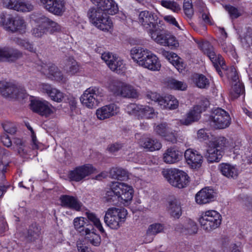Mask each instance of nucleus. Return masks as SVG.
I'll list each match as a JSON object with an SVG mask.
<instances>
[{
    "mask_svg": "<svg viewBox=\"0 0 252 252\" xmlns=\"http://www.w3.org/2000/svg\"><path fill=\"white\" fill-rule=\"evenodd\" d=\"M148 34L151 38L157 43L163 46H165L166 44V41L168 33L163 29L160 28L158 25L150 32Z\"/></svg>",
    "mask_w": 252,
    "mask_h": 252,
    "instance_id": "obj_23",
    "label": "nucleus"
},
{
    "mask_svg": "<svg viewBox=\"0 0 252 252\" xmlns=\"http://www.w3.org/2000/svg\"><path fill=\"white\" fill-rule=\"evenodd\" d=\"M191 0H184L183 8L186 15L189 19H190L193 14V10L192 8V2Z\"/></svg>",
    "mask_w": 252,
    "mask_h": 252,
    "instance_id": "obj_55",
    "label": "nucleus"
},
{
    "mask_svg": "<svg viewBox=\"0 0 252 252\" xmlns=\"http://www.w3.org/2000/svg\"><path fill=\"white\" fill-rule=\"evenodd\" d=\"M38 25L32 30V34L35 37H42L47 32V27L45 25L38 23Z\"/></svg>",
    "mask_w": 252,
    "mask_h": 252,
    "instance_id": "obj_53",
    "label": "nucleus"
},
{
    "mask_svg": "<svg viewBox=\"0 0 252 252\" xmlns=\"http://www.w3.org/2000/svg\"><path fill=\"white\" fill-rule=\"evenodd\" d=\"M41 86L43 92L46 93L52 100L60 102L64 98V94L62 92L56 88H52L50 85L43 84Z\"/></svg>",
    "mask_w": 252,
    "mask_h": 252,
    "instance_id": "obj_27",
    "label": "nucleus"
},
{
    "mask_svg": "<svg viewBox=\"0 0 252 252\" xmlns=\"http://www.w3.org/2000/svg\"><path fill=\"white\" fill-rule=\"evenodd\" d=\"M34 9L33 4L28 0H18L16 11L21 12H29Z\"/></svg>",
    "mask_w": 252,
    "mask_h": 252,
    "instance_id": "obj_40",
    "label": "nucleus"
},
{
    "mask_svg": "<svg viewBox=\"0 0 252 252\" xmlns=\"http://www.w3.org/2000/svg\"><path fill=\"white\" fill-rule=\"evenodd\" d=\"M141 105L130 103L126 105L125 110L130 115L136 116L139 118Z\"/></svg>",
    "mask_w": 252,
    "mask_h": 252,
    "instance_id": "obj_50",
    "label": "nucleus"
},
{
    "mask_svg": "<svg viewBox=\"0 0 252 252\" xmlns=\"http://www.w3.org/2000/svg\"><path fill=\"white\" fill-rule=\"evenodd\" d=\"M225 10L229 13L231 19H236L241 15V12L236 7L230 5L225 6Z\"/></svg>",
    "mask_w": 252,
    "mask_h": 252,
    "instance_id": "obj_57",
    "label": "nucleus"
},
{
    "mask_svg": "<svg viewBox=\"0 0 252 252\" xmlns=\"http://www.w3.org/2000/svg\"><path fill=\"white\" fill-rule=\"evenodd\" d=\"M35 21L37 23L45 25L47 29L50 27H52L54 31H58L60 29V26L57 23L44 15L38 17Z\"/></svg>",
    "mask_w": 252,
    "mask_h": 252,
    "instance_id": "obj_39",
    "label": "nucleus"
},
{
    "mask_svg": "<svg viewBox=\"0 0 252 252\" xmlns=\"http://www.w3.org/2000/svg\"><path fill=\"white\" fill-rule=\"evenodd\" d=\"M222 50L228 56L235 58L236 52L233 45L230 43L224 42L221 44Z\"/></svg>",
    "mask_w": 252,
    "mask_h": 252,
    "instance_id": "obj_56",
    "label": "nucleus"
},
{
    "mask_svg": "<svg viewBox=\"0 0 252 252\" xmlns=\"http://www.w3.org/2000/svg\"><path fill=\"white\" fill-rule=\"evenodd\" d=\"M18 0H2L3 7L15 10Z\"/></svg>",
    "mask_w": 252,
    "mask_h": 252,
    "instance_id": "obj_63",
    "label": "nucleus"
},
{
    "mask_svg": "<svg viewBox=\"0 0 252 252\" xmlns=\"http://www.w3.org/2000/svg\"><path fill=\"white\" fill-rule=\"evenodd\" d=\"M167 86L171 89L184 91L187 88L186 83L174 79H170L166 82Z\"/></svg>",
    "mask_w": 252,
    "mask_h": 252,
    "instance_id": "obj_43",
    "label": "nucleus"
},
{
    "mask_svg": "<svg viewBox=\"0 0 252 252\" xmlns=\"http://www.w3.org/2000/svg\"><path fill=\"white\" fill-rule=\"evenodd\" d=\"M205 157L209 162H219L222 157V150L216 149L208 144Z\"/></svg>",
    "mask_w": 252,
    "mask_h": 252,
    "instance_id": "obj_31",
    "label": "nucleus"
},
{
    "mask_svg": "<svg viewBox=\"0 0 252 252\" xmlns=\"http://www.w3.org/2000/svg\"><path fill=\"white\" fill-rule=\"evenodd\" d=\"M231 118L229 114L220 108L213 110L210 117V125L215 129H224L229 126Z\"/></svg>",
    "mask_w": 252,
    "mask_h": 252,
    "instance_id": "obj_11",
    "label": "nucleus"
},
{
    "mask_svg": "<svg viewBox=\"0 0 252 252\" xmlns=\"http://www.w3.org/2000/svg\"><path fill=\"white\" fill-rule=\"evenodd\" d=\"M199 222L204 230L211 231L220 225L221 217L216 211L209 210L202 214Z\"/></svg>",
    "mask_w": 252,
    "mask_h": 252,
    "instance_id": "obj_9",
    "label": "nucleus"
},
{
    "mask_svg": "<svg viewBox=\"0 0 252 252\" xmlns=\"http://www.w3.org/2000/svg\"><path fill=\"white\" fill-rule=\"evenodd\" d=\"M137 21L148 33L160 24L158 15L153 11L147 10L139 12Z\"/></svg>",
    "mask_w": 252,
    "mask_h": 252,
    "instance_id": "obj_10",
    "label": "nucleus"
},
{
    "mask_svg": "<svg viewBox=\"0 0 252 252\" xmlns=\"http://www.w3.org/2000/svg\"><path fill=\"white\" fill-rule=\"evenodd\" d=\"M149 56L145 58L141 66L153 71H158L160 69L161 64L158 58L149 51Z\"/></svg>",
    "mask_w": 252,
    "mask_h": 252,
    "instance_id": "obj_26",
    "label": "nucleus"
},
{
    "mask_svg": "<svg viewBox=\"0 0 252 252\" xmlns=\"http://www.w3.org/2000/svg\"><path fill=\"white\" fill-rule=\"evenodd\" d=\"M110 69L117 73H120L125 69L123 61L110 52L104 53L101 56Z\"/></svg>",
    "mask_w": 252,
    "mask_h": 252,
    "instance_id": "obj_14",
    "label": "nucleus"
},
{
    "mask_svg": "<svg viewBox=\"0 0 252 252\" xmlns=\"http://www.w3.org/2000/svg\"><path fill=\"white\" fill-rule=\"evenodd\" d=\"M95 169L91 164H85L78 166L69 172L68 176L70 180L79 182L87 176L93 173Z\"/></svg>",
    "mask_w": 252,
    "mask_h": 252,
    "instance_id": "obj_15",
    "label": "nucleus"
},
{
    "mask_svg": "<svg viewBox=\"0 0 252 252\" xmlns=\"http://www.w3.org/2000/svg\"><path fill=\"white\" fill-rule=\"evenodd\" d=\"M149 51L142 48H133L130 51V56L133 61L141 66L142 63L149 56Z\"/></svg>",
    "mask_w": 252,
    "mask_h": 252,
    "instance_id": "obj_29",
    "label": "nucleus"
},
{
    "mask_svg": "<svg viewBox=\"0 0 252 252\" xmlns=\"http://www.w3.org/2000/svg\"><path fill=\"white\" fill-rule=\"evenodd\" d=\"M140 144L144 149L151 152L159 150L161 148V144L158 140L148 137L141 139Z\"/></svg>",
    "mask_w": 252,
    "mask_h": 252,
    "instance_id": "obj_32",
    "label": "nucleus"
},
{
    "mask_svg": "<svg viewBox=\"0 0 252 252\" xmlns=\"http://www.w3.org/2000/svg\"><path fill=\"white\" fill-rule=\"evenodd\" d=\"M160 102L162 109L174 110L177 108L179 105L178 100L171 95L165 96L163 100H162Z\"/></svg>",
    "mask_w": 252,
    "mask_h": 252,
    "instance_id": "obj_33",
    "label": "nucleus"
},
{
    "mask_svg": "<svg viewBox=\"0 0 252 252\" xmlns=\"http://www.w3.org/2000/svg\"><path fill=\"white\" fill-rule=\"evenodd\" d=\"M168 211L174 218L178 219L182 214L180 202L177 199H174L169 202Z\"/></svg>",
    "mask_w": 252,
    "mask_h": 252,
    "instance_id": "obj_34",
    "label": "nucleus"
},
{
    "mask_svg": "<svg viewBox=\"0 0 252 252\" xmlns=\"http://www.w3.org/2000/svg\"><path fill=\"white\" fill-rule=\"evenodd\" d=\"M109 89L116 96L129 98H136L138 96V92L132 86L118 80L111 82Z\"/></svg>",
    "mask_w": 252,
    "mask_h": 252,
    "instance_id": "obj_7",
    "label": "nucleus"
},
{
    "mask_svg": "<svg viewBox=\"0 0 252 252\" xmlns=\"http://www.w3.org/2000/svg\"><path fill=\"white\" fill-rule=\"evenodd\" d=\"M228 141L224 137H218L213 138L210 141L209 145L218 150H222L223 153L225 147L227 146Z\"/></svg>",
    "mask_w": 252,
    "mask_h": 252,
    "instance_id": "obj_37",
    "label": "nucleus"
},
{
    "mask_svg": "<svg viewBox=\"0 0 252 252\" xmlns=\"http://www.w3.org/2000/svg\"><path fill=\"white\" fill-rule=\"evenodd\" d=\"M2 127L4 130L8 133L13 134H14L16 131V127H15L14 124L6 122L2 124Z\"/></svg>",
    "mask_w": 252,
    "mask_h": 252,
    "instance_id": "obj_62",
    "label": "nucleus"
},
{
    "mask_svg": "<svg viewBox=\"0 0 252 252\" xmlns=\"http://www.w3.org/2000/svg\"><path fill=\"white\" fill-rule=\"evenodd\" d=\"M148 98L157 102L158 104L161 107V102L162 100H163L164 97L160 96L159 94L155 92H149L147 94Z\"/></svg>",
    "mask_w": 252,
    "mask_h": 252,
    "instance_id": "obj_61",
    "label": "nucleus"
},
{
    "mask_svg": "<svg viewBox=\"0 0 252 252\" xmlns=\"http://www.w3.org/2000/svg\"><path fill=\"white\" fill-rule=\"evenodd\" d=\"M160 4L175 12H177L181 9L180 5L174 1L162 0L160 1Z\"/></svg>",
    "mask_w": 252,
    "mask_h": 252,
    "instance_id": "obj_52",
    "label": "nucleus"
},
{
    "mask_svg": "<svg viewBox=\"0 0 252 252\" xmlns=\"http://www.w3.org/2000/svg\"><path fill=\"white\" fill-rule=\"evenodd\" d=\"M110 176L112 178L123 180L127 177L126 170L121 168H112L109 172Z\"/></svg>",
    "mask_w": 252,
    "mask_h": 252,
    "instance_id": "obj_44",
    "label": "nucleus"
},
{
    "mask_svg": "<svg viewBox=\"0 0 252 252\" xmlns=\"http://www.w3.org/2000/svg\"><path fill=\"white\" fill-rule=\"evenodd\" d=\"M60 200L61 202V205L63 207L71 208L77 211L81 209V203L74 196L62 195L60 196Z\"/></svg>",
    "mask_w": 252,
    "mask_h": 252,
    "instance_id": "obj_25",
    "label": "nucleus"
},
{
    "mask_svg": "<svg viewBox=\"0 0 252 252\" xmlns=\"http://www.w3.org/2000/svg\"><path fill=\"white\" fill-rule=\"evenodd\" d=\"M96 6L109 15L115 14L118 11V6L113 0H100Z\"/></svg>",
    "mask_w": 252,
    "mask_h": 252,
    "instance_id": "obj_28",
    "label": "nucleus"
},
{
    "mask_svg": "<svg viewBox=\"0 0 252 252\" xmlns=\"http://www.w3.org/2000/svg\"><path fill=\"white\" fill-rule=\"evenodd\" d=\"M171 63L176 68V69L180 72H182V71L185 68V64L182 62V60L179 58L178 56L174 60H172Z\"/></svg>",
    "mask_w": 252,
    "mask_h": 252,
    "instance_id": "obj_58",
    "label": "nucleus"
},
{
    "mask_svg": "<svg viewBox=\"0 0 252 252\" xmlns=\"http://www.w3.org/2000/svg\"><path fill=\"white\" fill-rule=\"evenodd\" d=\"M182 152L175 147L166 149L162 155V160L166 164H174L179 161L182 158Z\"/></svg>",
    "mask_w": 252,
    "mask_h": 252,
    "instance_id": "obj_21",
    "label": "nucleus"
},
{
    "mask_svg": "<svg viewBox=\"0 0 252 252\" xmlns=\"http://www.w3.org/2000/svg\"><path fill=\"white\" fill-rule=\"evenodd\" d=\"M15 42L17 45L24 49L31 52H35V48L33 47V44L30 42L29 40L25 39L17 38L15 40Z\"/></svg>",
    "mask_w": 252,
    "mask_h": 252,
    "instance_id": "obj_48",
    "label": "nucleus"
},
{
    "mask_svg": "<svg viewBox=\"0 0 252 252\" xmlns=\"http://www.w3.org/2000/svg\"><path fill=\"white\" fill-rule=\"evenodd\" d=\"M103 96V90L100 87L94 86L85 90L80 99L84 106L92 109L99 104Z\"/></svg>",
    "mask_w": 252,
    "mask_h": 252,
    "instance_id": "obj_6",
    "label": "nucleus"
},
{
    "mask_svg": "<svg viewBox=\"0 0 252 252\" xmlns=\"http://www.w3.org/2000/svg\"><path fill=\"white\" fill-rule=\"evenodd\" d=\"M40 234V229L36 224L31 225L28 231V238L30 241H32L37 238Z\"/></svg>",
    "mask_w": 252,
    "mask_h": 252,
    "instance_id": "obj_51",
    "label": "nucleus"
},
{
    "mask_svg": "<svg viewBox=\"0 0 252 252\" xmlns=\"http://www.w3.org/2000/svg\"><path fill=\"white\" fill-rule=\"evenodd\" d=\"M88 16L90 22L97 29L108 32L113 27V23L107 12L97 7L89 9Z\"/></svg>",
    "mask_w": 252,
    "mask_h": 252,
    "instance_id": "obj_3",
    "label": "nucleus"
},
{
    "mask_svg": "<svg viewBox=\"0 0 252 252\" xmlns=\"http://www.w3.org/2000/svg\"><path fill=\"white\" fill-rule=\"evenodd\" d=\"M65 70L69 75H74L79 71V66L74 59L69 58L65 65Z\"/></svg>",
    "mask_w": 252,
    "mask_h": 252,
    "instance_id": "obj_42",
    "label": "nucleus"
},
{
    "mask_svg": "<svg viewBox=\"0 0 252 252\" xmlns=\"http://www.w3.org/2000/svg\"><path fill=\"white\" fill-rule=\"evenodd\" d=\"M203 111L201 106L195 105L186 114V117L181 120L182 125L189 126L198 121L201 117V113Z\"/></svg>",
    "mask_w": 252,
    "mask_h": 252,
    "instance_id": "obj_20",
    "label": "nucleus"
},
{
    "mask_svg": "<svg viewBox=\"0 0 252 252\" xmlns=\"http://www.w3.org/2000/svg\"><path fill=\"white\" fill-rule=\"evenodd\" d=\"M31 107L32 111L41 116L48 117L53 113L51 105L46 101H32Z\"/></svg>",
    "mask_w": 252,
    "mask_h": 252,
    "instance_id": "obj_19",
    "label": "nucleus"
},
{
    "mask_svg": "<svg viewBox=\"0 0 252 252\" xmlns=\"http://www.w3.org/2000/svg\"><path fill=\"white\" fill-rule=\"evenodd\" d=\"M193 82L201 89H205L209 86V80L202 74H196L193 76Z\"/></svg>",
    "mask_w": 252,
    "mask_h": 252,
    "instance_id": "obj_38",
    "label": "nucleus"
},
{
    "mask_svg": "<svg viewBox=\"0 0 252 252\" xmlns=\"http://www.w3.org/2000/svg\"><path fill=\"white\" fill-rule=\"evenodd\" d=\"M87 228H85V235L86 238L88 241L95 246H98L100 243V236L94 233L93 230V226L90 225H86Z\"/></svg>",
    "mask_w": 252,
    "mask_h": 252,
    "instance_id": "obj_35",
    "label": "nucleus"
},
{
    "mask_svg": "<svg viewBox=\"0 0 252 252\" xmlns=\"http://www.w3.org/2000/svg\"><path fill=\"white\" fill-rule=\"evenodd\" d=\"M40 5L49 13L62 16L65 11L63 0H39Z\"/></svg>",
    "mask_w": 252,
    "mask_h": 252,
    "instance_id": "obj_13",
    "label": "nucleus"
},
{
    "mask_svg": "<svg viewBox=\"0 0 252 252\" xmlns=\"http://www.w3.org/2000/svg\"><path fill=\"white\" fill-rule=\"evenodd\" d=\"M26 126L28 129L30 130L31 132L32 148V149H37L38 148V141L36 139L35 134L32 128L29 125H26Z\"/></svg>",
    "mask_w": 252,
    "mask_h": 252,
    "instance_id": "obj_64",
    "label": "nucleus"
},
{
    "mask_svg": "<svg viewBox=\"0 0 252 252\" xmlns=\"http://www.w3.org/2000/svg\"><path fill=\"white\" fill-rule=\"evenodd\" d=\"M87 220L83 217L76 218L74 220L73 223L75 228L82 235L85 234V228L84 226L86 223Z\"/></svg>",
    "mask_w": 252,
    "mask_h": 252,
    "instance_id": "obj_46",
    "label": "nucleus"
},
{
    "mask_svg": "<svg viewBox=\"0 0 252 252\" xmlns=\"http://www.w3.org/2000/svg\"><path fill=\"white\" fill-rule=\"evenodd\" d=\"M233 152L234 154L237 155H242V157H243L244 158H245L250 162H252V148H251L250 150L249 149H248L247 151L244 152H243V150H241L240 152L236 151L237 149L235 147H233Z\"/></svg>",
    "mask_w": 252,
    "mask_h": 252,
    "instance_id": "obj_60",
    "label": "nucleus"
},
{
    "mask_svg": "<svg viewBox=\"0 0 252 252\" xmlns=\"http://www.w3.org/2000/svg\"><path fill=\"white\" fill-rule=\"evenodd\" d=\"M232 94L234 97H237L240 95L244 93L245 89L243 83H241L239 80L235 83H232Z\"/></svg>",
    "mask_w": 252,
    "mask_h": 252,
    "instance_id": "obj_47",
    "label": "nucleus"
},
{
    "mask_svg": "<svg viewBox=\"0 0 252 252\" xmlns=\"http://www.w3.org/2000/svg\"><path fill=\"white\" fill-rule=\"evenodd\" d=\"M133 190L131 187L118 182H112L104 197L105 201L112 205L125 203L131 201Z\"/></svg>",
    "mask_w": 252,
    "mask_h": 252,
    "instance_id": "obj_1",
    "label": "nucleus"
},
{
    "mask_svg": "<svg viewBox=\"0 0 252 252\" xmlns=\"http://www.w3.org/2000/svg\"><path fill=\"white\" fill-rule=\"evenodd\" d=\"M161 174L171 186L179 189L186 187L189 183L188 174L177 168L164 169Z\"/></svg>",
    "mask_w": 252,
    "mask_h": 252,
    "instance_id": "obj_4",
    "label": "nucleus"
},
{
    "mask_svg": "<svg viewBox=\"0 0 252 252\" xmlns=\"http://www.w3.org/2000/svg\"><path fill=\"white\" fill-rule=\"evenodd\" d=\"M197 226L195 222L191 220H188L184 226H182L181 231L187 234H192L197 232Z\"/></svg>",
    "mask_w": 252,
    "mask_h": 252,
    "instance_id": "obj_45",
    "label": "nucleus"
},
{
    "mask_svg": "<svg viewBox=\"0 0 252 252\" xmlns=\"http://www.w3.org/2000/svg\"><path fill=\"white\" fill-rule=\"evenodd\" d=\"M185 158L187 163L192 168H197L200 167L203 157L199 153L191 149H188L185 152Z\"/></svg>",
    "mask_w": 252,
    "mask_h": 252,
    "instance_id": "obj_18",
    "label": "nucleus"
},
{
    "mask_svg": "<svg viewBox=\"0 0 252 252\" xmlns=\"http://www.w3.org/2000/svg\"><path fill=\"white\" fill-rule=\"evenodd\" d=\"M157 113L153 108L149 106L142 105L138 118L152 119L156 117Z\"/></svg>",
    "mask_w": 252,
    "mask_h": 252,
    "instance_id": "obj_41",
    "label": "nucleus"
},
{
    "mask_svg": "<svg viewBox=\"0 0 252 252\" xmlns=\"http://www.w3.org/2000/svg\"><path fill=\"white\" fill-rule=\"evenodd\" d=\"M163 225L160 223H154L150 225L147 230V235H155L161 232L163 230Z\"/></svg>",
    "mask_w": 252,
    "mask_h": 252,
    "instance_id": "obj_49",
    "label": "nucleus"
},
{
    "mask_svg": "<svg viewBox=\"0 0 252 252\" xmlns=\"http://www.w3.org/2000/svg\"><path fill=\"white\" fill-rule=\"evenodd\" d=\"M0 93L5 97L23 99L28 95L25 90L11 83L0 82Z\"/></svg>",
    "mask_w": 252,
    "mask_h": 252,
    "instance_id": "obj_12",
    "label": "nucleus"
},
{
    "mask_svg": "<svg viewBox=\"0 0 252 252\" xmlns=\"http://www.w3.org/2000/svg\"><path fill=\"white\" fill-rule=\"evenodd\" d=\"M215 195L213 189L208 187L204 188L196 194L195 201L199 204H207L214 200Z\"/></svg>",
    "mask_w": 252,
    "mask_h": 252,
    "instance_id": "obj_22",
    "label": "nucleus"
},
{
    "mask_svg": "<svg viewBox=\"0 0 252 252\" xmlns=\"http://www.w3.org/2000/svg\"><path fill=\"white\" fill-rule=\"evenodd\" d=\"M119 111L120 108L116 104L111 103L98 108L95 114L98 119L104 120L117 115Z\"/></svg>",
    "mask_w": 252,
    "mask_h": 252,
    "instance_id": "obj_17",
    "label": "nucleus"
},
{
    "mask_svg": "<svg viewBox=\"0 0 252 252\" xmlns=\"http://www.w3.org/2000/svg\"><path fill=\"white\" fill-rule=\"evenodd\" d=\"M169 128L167 127V125L165 123L160 124L157 125L155 127V131L158 135L164 136L165 134L168 132Z\"/></svg>",
    "mask_w": 252,
    "mask_h": 252,
    "instance_id": "obj_59",
    "label": "nucleus"
},
{
    "mask_svg": "<svg viewBox=\"0 0 252 252\" xmlns=\"http://www.w3.org/2000/svg\"><path fill=\"white\" fill-rule=\"evenodd\" d=\"M87 218L90 220L96 228L102 233L104 232V230L102 226V224L99 220L96 218L95 215L92 213H87Z\"/></svg>",
    "mask_w": 252,
    "mask_h": 252,
    "instance_id": "obj_54",
    "label": "nucleus"
},
{
    "mask_svg": "<svg viewBox=\"0 0 252 252\" xmlns=\"http://www.w3.org/2000/svg\"><path fill=\"white\" fill-rule=\"evenodd\" d=\"M40 70L42 73L51 80L63 82L66 81V78L63 76L61 71L53 63L43 64Z\"/></svg>",
    "mask_w": 252,
    "mask_h": 252,
    "instance_id": "obj_16",
    "label": "nucleus"
},
{
    "mask_svg": "<svg viewBox=\"0 0 252 252\" xmlns=\"http://www.w3.org/2000/svg\"><path fill=\"white\" fill-rule=\"evenodd\" d=\"M126 215L125 208L111 207L105 213L104 222L111 228L117 229L125 221Z\"/></svg>",
    "mask_w": 252,
    "mask_h": 252,
    "instance_id": "obj_5",
    "label": "nucleus"
},
{
    "mask_svg": "<svg viewBox=\"0 0 252 252\" xmlns=\"http://www.w3.org/2000/svg\"><path fill=\"white\" fill-rule=\"evenodd\" d=\"M22 56V53L17 50L7 47L0 48V62L5 60L13 61Z\"/></svg>",
    "mask_w": 252,
    "mask_h": 252,
    "instance_id": "obj_24",
    "label": "nucleus"
},
{
    "mask_svg": "<svg viewBox=\"0 0 252 252\" xmlns=\"http://www.w3.org/2000/svg\"><path fill=\"white\" fill-rule=\"evenodd\" d=\"M220 169L221 174L228 178L236 179L239 174L236 166L228 163L221 164Z\"/></svg>",
    "mask_w": 252,
    "mask_h": 252,
    "instance_id": "obj_30",
    "label": "nucleus"
},
{
    "mask_svg": "<svg viewBox=\"0 0 252 252\" xmlns=\"http://www.w3.org/2000/svg\"><path fill=\"white\" fill-rule=\"evenodd\" d=\"M201 48L205 54L209 58L214 64L216 71L220 76L223 75L220 68L225 72L228 79L231 80V83H235L239 80L238 73L235 68L231 66L227 69L225 68V65L223 61V58L220 55H217L213 50V47L209 42H203L201 45Z\"/></svg>",
    "mask_w": 252,
    "mask_h": 252,
    "instance_id": "obj_2",
    "label": "nucleus"
},
{
    "mask_svg": "<svg viewBox=\"0 0 252 252\" xmlns=\"http://www.w3.org/2000/svg\"><path fill=\"white\" fill-rule=\"evenodd\" d=\"M0 25L7 31L22 34L26 32L27 29L26 23L22 18L14 17L11 15L1 18Z\"/></svg>",
    "mask_w": 252,
    "mask_h": 252,
    "instance_id": "obj_8",
    "label": "nucleus"
},
{
    "mask_svg": "<svg viewBox=\"0 0 252 252\" xmlns=\"http://www.w3.org/2000/svg\"><path fill=\"white\" fill-rule=\"evenodd\" d=\"M241 42L245 48H249L252 46V29L248 28L245 30L244 33L240 35Z\"/></svg>",
    "mask_w": 252,
    "mask_h": 252,
    "instance_id": "obj_36",
    "label": "nucleus"
}]
</instances>
